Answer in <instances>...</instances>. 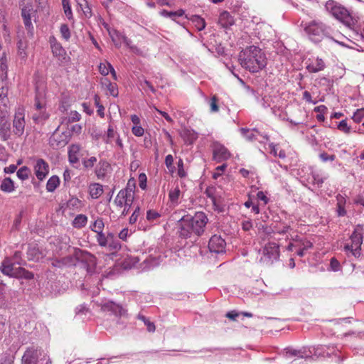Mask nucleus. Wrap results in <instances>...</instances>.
Returning a JSON list of instances; mask_svg holds the SVG:
<instances>
[{"instance_id": "412c9836", "label": "nucleus", "mask_w": 364, "mask_h": 364, "mask_svg": "<svg viewBox=\"0 0 364 364\" xmlns=\"http://www.w3.org/2000/svg\"><path fill=\"white\" fill-rule=\"evenodd\" d=\"M180 135L185 143L188 144H193L198 138V134L196 132L187 128L182 129Z\"/></svg>"}, {"instance_id": "f3484780", "label": "nucleus", "mask_w": 364, "mask_h": 364, "mask_svg": "<svg viewBox=\"0 0 364 364\" xmlns=\"http://www.w3.org/2000/svg\"><path fill=\"white\" fill-rule=\"evenodd\" d=\"M49 43L50 44L53 54L59 58H64L66 52L62 47L61 44L57 41L55 37L50 36Z\"/></svg>"}, {"instance_id": "ddd939ff", "label": "nucleus", "mask_w": 364, "mask_h": 364, "mask_svg": "<svg viewBox=\"0 0 364 364\" xmlns=\"http://www.w3.org/2000/svg\"><path fill=\"white\" fill-rule=\"evenodd\" d=\"M10 121L5 117H0V137L2 141H7L11 138V133Z\"/></svg>"}, {"instance_id": "a211bd4d", "label": "nucleus", "mask_w": 364, "mask_h": 364, "mask_svg": "<svg viewBox=\"0 0 364 364\" xmlns=\"http://www.w3.org/2000/svg\"><path fill=\"white\" fill-rule=\"evenodd\" d=\"M68 142V136L66 134H60L55 132L50 138V144L52 146L57 147L64 146Z\"/></svg>"}, {"instance_id": "774afa93", "label": "nucleus", "mask_w": 364, "mask_h": 364, "mask_svg": "<svg viewBox=\"0 0 364 364\" xmlns=\"http://www.w3.org/2000/svg\"><path fill=\"white\" fill-rule=\"evenodd\" d=\"M165 164L166 167H171L173 165V157L171 154H168L165 158Z\"/></svg>"}, {"instance_id": "338daca9", "label": "nucleus", "mask_w": 364, "mask_h": 364, "mask_svg": "<svg viewBox=\"0 0 364 364\" xmlns=\"http://www.w3.org/2000/svg\"><path fill=\"white\" fill-rule=\"evenodd\" d=\"M257 197L259 200L263 201L264 204L268 203L269 199L262 191H259L257 193Z\"/></svg>"}, {"instance_id": "a18cd8bd", "label": "nucleus", "mask_w": 364, "mask_h": 364, "mask_svg": "<svg viewBox=\"0 0 364 364\" xmlns=\"http://www.w3.org/2000/svg\"><path fill=\"white\" fill-rule=\"evenodd\" d=\"M312 246H313L312 242H311L309 240H296V247L302 248V249H304L306 250L308 249L311 248Z\"/></svg>"}, {"instance_id": "b1692460", "label": "nucleus", "mask_w": 364, "mask_h": 364, "mask_svg": "<svg viewBox=\"0 0 364 364\" xmlns=\"http://www.w3.org/2000/svg\"><path fill=\"white\" fill-rule=\"evenodd\" d=\"M218 23L224 28L232 26L234 23L233 18L228 11H223L220 14Z\"/></svg>"}, {"instance_id": "f257e3e1", "label": "nucleus", "mask_w": 364, "mask_h": 364, "mask_svg": "<svg viewBox=\"0 0 364 364\" xmlns=\"http://www.w3.org/2000/svg\"><path fill=\"white\" fill-rule=\"evenodd\" d=\"M241 66L251 73H257L267 63V59L261 48L255 46H247L238 55Z\"/></svg>"}, {"instance_id": "393cba45", "label": "nucleus", "mask_w": 364, "mask_h": 364, "mask_svg": "<svg viewBox=\"0 0 364 364\" xmlns=\"http://www.w3.org/2000/svg\"><path fill=\"white\" fill-rule=\"evenodd\" d=\"M60 184V178L57 176H52L46 183V190L48 192H53Z\"/></svg>"}, {"instance_id": "f03ea898", "label": "nucleus", "mask_w": 364, "mask_h": 364, "mask_svg": "<svg viewBox=\"0 0 364 364\" xmlns=\"http://www.w3.org/2000/svg\"><path fill=\"white\" fill-rule=\"evenodd\" d=\"M208 221L206 215L203 212H197L193 216L186 215L178 222V232L181 237H191L192 234L201 235Z\"/></svg>"}, {"instance_id": "864d4df0", "label": "nucleus", "mask_w": 364, "mask_h": 364, "mask_svg": "<svg viewBox=\"0 0 364 364\" xmlns=\"http://www.w3.org/2000/svg\"><path fill=\"white\" fill-rule=\"evenodd\" d=\"M338 129L346 134H349L350 132V127L348 126L346 120H342L340 122L338 125Z\"/></svg>"}, {"instance_id": "c756f323", "label": "nucleus", "mask_w": 364, "mask_h": 364, "mask_svg": "<svg viewBox=\"0 0 364 364\" xmlns=\"http://www.w3.org/2000/svg\"><path fill=\"white\" fill-rule=\"evenodd\" d=\"M103 193L102 186L99 183H94L90 186V194L92 198H97Z\"/></svg>"}, {"instance_id": "4d7b16f0", "label": "nucleus", "mask_w": 364, "mask_h": 364, "mask_svg": "<svg viewBox=\"0 0 364 364\" xmlns=\"http://www.w3.org/2000/svg\"><path fill=\"white\" fill-rule=\"evenodd\" d=\"M132 132L136 136H141L144 133V129L139 125L134 126Z\"/></svg>"}, {"instance_id": "5fc2aeb1", "label": "nucleus", "mask_w": 364, "mask_h": 364, "mask_svg": "<svg viewBox=\"0 0 364 364\" xmlns=\"http://www.w3.org/2000/svg\"><path fill=\"white\" fill-rule=\"evenodd\" d=\"M95 104L97 107V113L102 117H104V107L100 104V97L98 95H95L94 97Z\"/></svg>"}, {"instance_id": "39448f33", "label": "nucleus", "mask_w": 364, "mask_h": 364, "mask_svg": "<svg viewBox=\"0 0 364 364\" xmlns=\"http://www.w3.org/2000/svg\"><path fill=\"white\" fill-rule=\"evenodd\" d=\"M328 28L321 22L312 21L306 26L305 31L313 41L318 42L323 36L329 33Z\"/></svg>"}, {"instance_id": "a19ab883", "label": "nucleus", "mask_w": 364, "mask_h": 364, "mask_svg": "<svg viewBox=\"0 0 364 364\" xmlns=\"http://www.w3.org/2000/svg\"><path fill=\"white\" fill-rule=\"evenodd\" d=\"M108 31H109V34L112 41L115 44V46L117 47H119L120 46V41H121V38H122V35L115 30H113V31L108 30Z\"/></svg>"}, {"instance_id": "20e7f679", "label": "nucleus", "mask_w": 364, "mask_h": 364, "mask_svg": "<svg viewBox=\"0 0 364 364\" xmlns=\"http://www.w3.org/2000/svg\"><path fill=\"white\" fill-rule=\"evenodd\" d=\"M326 9L332 16L347 26L353 23V18L350 12L341 4L333 1L328 0L325 4Z\"/></svg>"}, {"instance_id": "72a5a7b5", "label": "nucleus", "mask_w": 364, "mask_h": 364, "mask_svg": "<svg viewBox=\"0 0 364 364\" xmlns=\"http://www.w3.org/2000/svg\"><path fill=\"white\" fill-rule=\"evenodd\" d=\"M33 274L23 267H18L17 274H16L15 278L32 279H33Z\"/></svg>"}, {"instance_id": "a878e982", "label": "nucleus", "mask_w": 364, "mask_h": 364, "mask_svg": "<svg viewBox=\"0 0 364 364\" xmlns=\"http://www.w3.org/2000/svg\"><path fill=\"white\" fill-rule=\"evenodd\" d=\"M29 260L38 261L43 257V253L36 247H30L27 252Z\"/></svg>"}, {"instance_id": "4468645a", "label": "nucleus", "mask_w": 364, "mask_h": 364, "mask_svg": "<svg viewBox=\"0 0 364 364\" xmlns=\"http://www.w3.org/2000/svg\"><path fill=\"white\" fill-rule=\"evenodd\" d=\"M213 157L217 161L221 162L228 159L230 154L223 145L215 143L213 145Z\"/></svg>"}, {"instance_id": "603ef678", "label": "nucleus", "mask_w": 364, "mask_h": 364, "mask_svg": "<svg viewBox=\"0 0 364 364\" xmlns=\"http://www.w3.org/2000/svg\"><path fill=\"white\" fill-rule=\"evenodd\" d=\"M364 117V109H359L354 113L352 119L355 122H360Z\"/></svg>"}, {"instance_id": "9d476101", "label": "nucleus", "mask_w": 364, "mask_h": 364, "mask_svg": "<svg viewBox=\"0 0 364 364\" xmlns=\"http://www.w3.org/2000/svg\"><path fill=\"white\" fill-rule=\"evenodd\" d=\"M226 243L225 240L220 235H215L212 236L208 242V248L210 252L221 253L225 251Z\"/></svg>"}, {"instance_id": "8fccbe9b", "label": "nucleus", "mask_w": 364, "mask_h": 364, "mask_svg": "<svg viewBox=\"0 0 364 364\" xmlns=\"http://www.w3.org/2000/svg\"><path fill=\"white\" fill-rule=\"evenodd\" d=\"M178 171H177V173H178V176L180 177V178H184L186 176V173L184 170V167H183V161L181 159H179L178 161Z\"/></svg>"}, {"instance_id": "6ab92c4d", "label": "nucleus", "mask_w": 364, "mask_h": 364, "mask_svg": "<svg viewBox=\"0 0 364 364\" xmlns=\"http://www.w3.org/2000/svg\"><path fill=\"white\" fill-rule=\"evenodd\" d=\"M110 170V164L105 160H101L95 168V173L98 178H102Z\"/></svg>"}, {"instance_id": "423d86ee", "label": "nucleus", "mask_w": 364, "mask_h": 364, "mask_svg": "<svg viewBox=\"0 0 364 364\" xmlns=\"http://www.w3.org/2000/svg\"><path fill=\"white\" fill-rule=\"evenodd\" d=\"M25 109L22 106L18 107L15 109L13 119V133L17 136H21L25 130Z\"/></svg>"}, {"instance_id": "dca6fc26", "label": "nucleus", "mask_w": 364, "mask_h": 364, "mask_svg": "<svg viewBox=\"0 0 364 364\" xmlns=\"http://www.w3.org/2000/svg\"><path fill=\"white\" fill-rule=\"evenodd\" d=\"M263 254L270 260L277 259L279 257V245L275 242L267 243L263 249Z\"/></svg>"}, {"instance_id": "aec40b11", "label": "nucleus", "mask_w": 364, "mask_h": 364, "mask_svg": "<svg viewBox=\"0 0 364 364\" xmlns=\"http://www.w3.org/2000/svg\"><path fill=\"white\" fill-rule=\"evenodd\" d=\"M33 9L31 5H26L21 11V16L23 19V23L27 28H33L31 23V14Z\"/></svg>"}, {"instance_id": "f704fd0d", "label": "nucleus", "mask_w": 364, "mask_h": 364, "mask_svg": "<svg viewBox=\"0 0 364 364\" xmlns=\"http://www.w3.org/2000/svg\"><path fill=\"white\" fill-rule=\"evenodd\" d=\"M184 13L185 12L183 9H179L176 11H168L166 10H162L160 12V14L164 17L171 18L174 20L176 17L182 16Z\"/></svg>"}, {"instance_id": "cd10ccee", "label": "nucleus", "mask_w": 364, "mask_h": 364, "mask_svg": "<svg viewBox=\"0 0 364 364\" xmlns=\"http://www.w3.org/2000/svg\"><path fill=\"white\" fill-rule=\"evenodd\" d=\"M240 132L242 136L250 141H252L256 139L257 134H258V131L257 129H249L245 128H242Z\"/></svg>"}, {"instance_id": "1a4fd4ad", "label": "nucleus", "mask_w": 364, "mask_h": 364, "mask_svg": "<svg viewBox=\"0 0 364 364\" xmlns=\"http://www.w3.org/2000/svg\"><path fill=\"white\" fill-rule=\"evenodd\" d=\"M33 171L36 178L42 181L49 173V165L44 159H38L33 166Z\"/></svg>"}, {"instance_id": "c03bdc74", "label": "nucleus", "mask_w": 364, "mask_h": 364, "mask_svg": "<svg viewBox=\"0 0 364 364\" xmlns=\"http://www.w3.org/2000/svg\"><path fill=\"white\" fill-rule=\"evenodd\" d=\"M68 205L73 209H78L82 206V201L77 198H71L68 202Z\"/></svg>"}, {"instance_id": "de8ad7c7", "label": "nucleus", "mask_w": 364, "mask_h": 364, "mask_svg": "<svg viewBox=\"0 0 364 364\" xmlns=\"http://www.w3.org/2000/svg\"><path fill=\"white\" fill-rule=\"evenodd\" d=\"M107 247L109 248V250H118L120 249L121 245L119 242L114 240H109L107 242Z\"/></svg>"}, {"instance_id": "49530a36", "label": "nucleus", "mask_w": 364, "mask_h": 364, "mask_svg": "<svg viewBox=\"0 0 364 364\" xmlns=\"http://www.w3.org/2000/svg\"><path fill=\"white\" fill-rule=\"evenodd\" d=\"M218 99L214 95L211 97L210 101V107L211 112H217L219 111V107L218 105Z\"/></svg>"}, {"instance_id": "7ed1b4c3", "label": "nucleus", "mask_w": 364, "mask_h": 364, "mask_svg": "<svg viewBox=\"0 0 364 364\" xmlns=\"http://www.w3.org/2000/svg\"><path fill=\"white\" fill-rule=\"evenodd\" d=\"M21 364H52V361L44 350L30 347L22 356Z\"/></svg>"}, {"instance_id": "ea45409f", "label": "nucleus", "mask_w": 364, "mask_h": 364, "mask_svg": "<svg viewBox=\"0 0 364 364\" xmlns=\"http://www.w3.org/2000/svg\"><path fill=\"white\" fill-rule=\"evenodd\" d=\"M30 173L31 170L29 168L24 166L17 171L16 175L19 179L25 181L28 178Z\"/></svg>"}, {"instance_id": "680f3d73", "label": "nucleus", "mask_w": 364, "mask_h": 364, "mask_svg": "<svg viewBox=\"0 0 364 364\" xmlns=\"http://www.w3.org/2000/svg\"><path fill=\"white\" fill-rule=\"evenodd\" d=\"M159 216V214L154 210H149L146 213V218L149 220H154L158 218Z\"/></svg>"}, {"instance_id": "bf43d9fd", "label": "nucleus", "mask_w": 364, "mask_h": 364, "mask_svg": "<svg viewBox=\"0 0 364 364\" xmlns=\"http://www.w3.org/2000/svg\"><path fill=\"white\" fill-rule=\"evenodd\" d=\"M139 214H140V208H139V207H136L129 218V223L131 224L135 223L138 219Z\"/></svg>"}, {"instance_id": "f8f14e48", "label": "nucleus", "mask_w": 364, "mask_h": 364, "mask_svg": "<svg viewBox=\"0 0 364 364\" xmlns=\"http://www.w3.org/2000/svg\"><path fill=\"white\" fill-rule=\"evenodd\" d=\"M0 271L9 277H14L18 272V267H14V262L9 257H6L1 262Z\"/></svg>"}, {"instance_id": "e2e57ef3", "label": "nucleus", "mask_w": 364, "mask_h": 364, "mask_svg": "<svg viewBox=\"0 0 364 364\" xmlns=\"http://www.w3.org/2000/svg\"><path fill=\"white\" fill-rule=\"evenodd\" d=\"M139 186L142 189H145L146 186V176L144 173H141L139 177Z\"/></svg>"}, {"instance_id": "09e8293b", "label": "nucleus", "mask_w": 364, "mask_h": 364, "mask_svg": "<svg viewBox=\"0 0 364 364\" xmlns=\"http://www.w3.org/2000/svg\"><path fill=\"white\" fill-rule=\"evenodd\" d=\"M80 119V114L77 111H71L68 117V123L78 122Z\"/></svg>"}, {"instance_id": "473e14b6", "label": "nucleus", "mask_w": 364, "mask_h": 364, "mask_svg": "<svg viewBox=\"0 0 364 364\" xmlns=\"http://www.w3.org/2000/svg\"><path fill=\"white\" fill-rule=\"evenodd\" d=\"M102 85H105L107 87L109 93L110 95L113 97H117L118 96V89L117 87V85L115 83H112L107 79H105L104 81L102 82Z\"/></svg>"}, {"instance_id": "9b49d317", "label": "nucleus", "mask_w": 364, "mask_h": 364, "mask_svg": "<svg viewBox=\"0 0 364 364\" xmlns=\"http://www.w3.org/2000/svg\"><path fill=\"white\" fill-rule=\"evenodd\" d=\"M46 94L43 88H36V92L34 98L33 107L35 111L38 109H46Z\"/></svg>"}, {"instance_id": "0e129e2a", "label": "nucleus", "mask_w": 364, "mask_h": 364, "mask_svg": "<svg viewBox=\"0 0 364 364\" xmlns=\"http://www.w3.org/2000/svg\"><path fill=\"white\" fill-rule=\"evenodd\" d=\"M320 158L323 161H327L328 160L333 161L336 158L335 155H328L327 153H321L320 154Z\"/></svg>"}, {"instance_id": "4c0bfd02", "label": "nucleus", "mask_w": 364, "mask_h": 364, "mask_svg": "<svg viewBox=\"0 0 364 364\" xmlns=\"http://www.w3.org/2000/svg\"><path fill=\"white\" fill-rule=\"evenodd\" d=\"M191 21L194 23L195 26L197 28L198 31H202L205 27V21L204 18H201L199 16L195 15L191 18Z\"/></svg>"}, {"instance_id": "bb28decb", "label": "nucleus", "mask_w": 364, "mask_h": 364, "mask_svg": "<svg viewBox=\"0 0 364 364\" xmlns=\"http://www.w3.org/2000/svg\"><path fill=\"white\" fill-rule=\"evenodd\" d=\"M0 188L4 192L11 193L14 191V181L10 178H6L1 182Z\"/></svg>"}, {"instance_id": "79ce46f5", "label": "nucleus", "mask_w": 364, "mask_h": 364, "mask_svg": "<svg viewBox=\"0 0 364 364\" xmlns=\"http://www.w3.org/2000/svg\"><path fill=\"white\" fill-rule=\"evenodd\" d=\"M96 239L100 247H107V240L103 231L97 232Z\"/></svg>"}, {"instance_id": "58836bf2", "label": "nucleus", "mask_w": 364, "mask_h": 364, "mask_svg": "<svg viewBox=\"0 0 364 364\" xmlns=\"http://www.w3.org/2000/svg\"><path fill=\"white\" fill-rule=\"evenodd\" d=\"M181 194V191L178 186H176L174 189L170 191L168 197L172 203L177 205L178 203V198Z\"/></svg>"}, {"instance_id": "4be33fe9", "label": "nucleus", "mask_w": 364, "mask_h": 364, "mask_svg": "<svg viewBox=\"0 0 364 364\" xmlns=\"http://www.w3.org/2000/svg\"><path fill=\"white\" fill-rule=\"evenodd\" d=\"M325 68V63L323 60L321 58H316L312 60L308 65L306 66V69L310 73H317L321 71Z\"/></svg>"}, {"instance_id": "5701e85b", "label": "nucleus", "mask_w": 364, "mask_h": 364, "mask_svg": "<svg viewBox=\"0 0 364 364\" xmlns=\"http://www.w3.org/2000/svg\"><path fill=\"white\" fill-rule=\"evenodd\" d=\"M50 114L47 109H38L33 113L32 119L36 123H41L45 122L49 118Z\"/></svg>"}, {"instance_id": "37998d69", "label": "nucleus", "mask_w": 364, "mask_h": 364, "mask_svg": "<svg viewBox=\"0 0 364 364\" xmlns=\"http://www.w3.org/2000/svg\"><path fill=\"white\" fill-rule=\"evenodd\" d=\"M60 32L63 39L68 41L70 38V31L67 24H62L60 28Z\"/></svg>"}, {"instance_id": "7c9ffc66", "label": "nucleus", "mask_w": 364, "mask_h": 364, "mask_svg": "<svg viewBox=\"0 0 364 364\" xmlns=\"http://www.w3.org/2000/svg\"><path fill=\"white\" fill-rule=\"evenodd\" d=\"M87 222V217L85 215H77L73 221V225L77 228H81L85 226Z\"/></svg>"}, {"instance_id": "052dcab7", "label": "nucleus", "mask_w": 364, "mask_h": 364, "mask_svg": "<svg viewBox=\"0 0 364 364\" xmlns=\"http://www.w3.org/2000/svg\"><path fill=\"white\" fill-rule=\"evenodd\" d=\"M96 161H97L96 157L92 156L90 159L85 160L83 161V165L86 168H92L94 166L95 163H96Z\"/></svg>"}, {"instance_id": "0eeeda50", "label": "nucleus", "mask_w": 364, "mask_h": 364, "mask_svg": "<svg viewBox=\"0 0 364 364\" xmlns=\"http://www.w3.org/2000/svg\"><path fill=\"white\" fill-rule=\"evenodd\" d=\"M134 200L132 189L126 188L122 189L117 195L114 199V203L118 207L129 206L131 207Z\"/></svg>"}, {"instance_id": "e433bc0d", "label": "nucleus", "mask_w": 364, "mask_h": 364, "mask_svg": "<svg viewBox=\"0 0 364 364\" xmlns=\"http://www.w3.org/2000/svg\"><path fill=\"white\" fill-rule=\"evenodd\" d=\"M77 4L85 17L90 18L92 16L91 9L89 7L85 0H77Z\"/></svg>"}, {"instance_id": "69168bd1", "label": "nucleus", "mask_w": 364, "mask_h": 364, "mask_svg": "<svg viewBox=\"0 0 364 364\" xmlns=\"http://www.w3.org/2000/svg\"><path fill=\"white\" fill-rule=\"evenodd\" d=\"M155 109L162 116L165 118V119L170 122V123H173V120L172 119V118L166 112H164V111H161V110H159L156 107H155Z\"/></svg>"}, {"instance_id": "c85d7f7f", "label": "nucleus", "mask_w": 364, "mask_h": 364, "mask_svg": "<svg viewBox=\"0 0 364 364\" xmlns=\"http://www.w3.org/2000/svg\"><path fill=\"white\" fill-rule=\"evenodd\" d=\"M80 151V147L78 145H72L70 147L68 151L69 161L72 164H75L78 161L77 154Z\"/></svg>"}, {"instance_id": "3c124183", "label": "nucleus", "mask_w": 364, "mask_h": 364, "mask_svg": "<svg viewBox=\"0 0 364 364\" xmlns=\"http://www.w3.org/2000/svg\"><path fill=\"white\" fill-rule=\"evenodd\" d=\"M115 134L116 133L114 131L113 127L112 126H109L107 132V136L106 138L105 139V143L110 144L112 141L111 139L114 137Z\"/></svg>"}, {"instance_id": "6e6d98bb", "label": "nucleus", "mask_w": 364, "mask_h": 364, "mask_svg": "<svg viewBox=\"0 0 364 364\" xmlns=\"http://www.w3.org/2000/svg\"><path fill=\"white\" fill-rule=\"evenodd\" d=\"M63 6L64 9V12L66 16L70 19L72 18V11L70 6L69 5L68 0H63Z\"/></svg>"}, {"instance_id": "2eb2a0df", "label": "nucleus", "mask_w": 364, "mask_h": 364, "mask_svg": "<svg viewBox=\"0 0 364 364\" xmlns=\"http://www.w3.org/2000/svg\"><path fill=\"white\" fill-rule=\"evenodd\" d=\"M101 309L103 311H110L117 316H122L126 314V310L122 306L113 301H107L103 304Z\"/></svg>"}, {"instance_id": "2f4dec72", "label": "nucleus", "mask_w": 364, "mask_h": 364, "mask_svg": "<svg viewBox=\"0 0 364 364\" xmlns=\"http://www.w3.org/2000/svg\"><path fill=\"white\" fill-rule=\"evenodd\" d=\"M213 193H214L213 188H208L205 191V193H206L207 196L211 199L213 205L215 207V209L219 212H222V211H223V208L221 207L220 205L218 203V200L213 196Z\"/></svg>"}, {"instance_id": "c9c22d12", "label": "nucleus", "mask_w": 364, "mask_h": 364, "mask_svg": "<svg viewBox=\"0 0 364 364\" xmlns=\"http://www.w3.org/2000/svg\"><path fill=\"white\" fill-rule=\"evenodd\" d=\"M105 223L103 220L100 218H97L91 225L90 229L95 232H102L104 230Z\"/></svg>"}, {"instance_id": "13d9d810", "label": "nucleus", "mask_w": 364, "mask_h": 364, "mask_svg": "<svg viewBox=\"0 0 364 364\" xmlns=\"http://www.w3.org/2000/svg\"><path fill=\"white\" fill-rule=\"evenodd\" d=\"M109 63H100L99 65L100 73L103 75H107L110 71V68L108 65Z\"/></svg>"}, {"instance_id": "6e6552de", "label": "nucleus", "mask_w": 364, "mask_h": 364, "mask_svg": "<svg viewBox=\"0 0 364 364\" xmlns=\"http://www.w3.org/2000/svg\"><path fill=\"white\" fill-rule=\"evenodd\" d=\"M363 228L358 226L350 236L351 245L354 247L353 256L358 257L360 255V247L363 243Z\"/></svg>"}]
</instances>
